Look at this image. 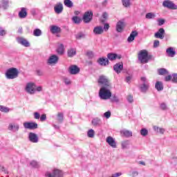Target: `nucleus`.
<instances>
[{"instance_id":"1","label":"nucleus","mask_w":177,"mask_h":177,"mask_svg":"<svg viewBox=\"0 0 177 177\" xmlns=\"http://www.w3.org/2000/svg\"><path fill=\"white\" fill-rule=\"evenodd\" d=\"M111 88L112 86H102L99 91V97L102 100H109L111 97Z\"/></svg>"},{"instance_id":"2","label":"nucleus","mask_w":177,"mask_h":177,"mask_svg":"<svg viewBox=\"0 0 177 177\" xmlns=\"http://www.w3.org/2000/svg\"><path fill=\"white\" fill-rule=\"evenodd\" d=\"M19 77V71L16 68H11L6 72V77L7 80H15Z\"/></svg>"},{"instance_id":"3","label":"nucleus","mask_w":177,"mask_h":177,"mask_svg":"<svg viewBox=\"0 0 177 177\" xmlns=\"http://www.w3.org/2000/svg\"><path fill=\"white\" fill-rule=\"evenodd\" d=\"M149 53L147 50H142L138 53V60L143 64L149 62Z\"/></svg>"},{"instance_id":"4","label":"nucleus","mask_w":177,"mask_h":177,"mask_svg":"<svg viewBox=\"0 0 177 177\" xmlns=\"http://www.w3.org/2000/svg\"><path fill=\"white\" fill-rule=\"evenodd\" d=\"M141 82L142 83L140 86V89L141 92H143L145 93V92H147L149 90V88L150 87V84H149V80L145 77H141Z\"/></svg>"},{"instance_id":"5","label":"nucleus","mask_w":177,"mask_h":177,"mask_svg":"<svg viewBox=\"0 0 177 177\" xmlns=\"http://www.w3.org/2000/svg\"><path fill=\"white\" fill-rule=\"evenodd\" d=\"M98 84H100L101 85H103L102 86H111V82H110V80H109V77L105 75H100L98 79Z\"/></svg>"},{"instance_id":"6","label":"nucleus","mask_w":177,"mask_h":177,"mask_svg":"<svg viewBox=\"0 0 177 177\" xmlns=\"http://www.w3.org/2000/svg\"><path fill=\"white\" fill-rule=\"evenodd\" d=\"M25 91L29 95H35V84L34 82H28L26 84Z\"/></svg>"},{"instance_id":"7","label":"nucleus","mask_w":177,"mask_h":177,"mask_svg":"<svg viewBox=\"0 0 177 177\" xmlns=\"http://www.w3.org/2000/svg\"><path fill=\"white\" fill-rule=\"evenodd\" d=\"M162 6L171 10H176L177 9V6L169 0H165L162 3Z\"/></svg>"},{"instance_id":"8","label":"nucleus","mask_w":177,"mask_h":177,"mask_svg":"<svg viewBox=\"0 0 177 177\" xmlns=\"http://www.w3.org/2000/svg\"><path fill=\"white\" fill-rule=\"evenodd\" d=\"M59 63V56L56 55H50L48 59H47V64L48 66H55Z\"/></svg>"},{"instance_id":"9","label":"nucleus","mask_w":177,"mask_h":177,"mask_svg":"<svg viewBox=\"0 0 177 177\" xmlns=\"http://www.w3.org/2000/svg\"><path fill=\"white\" fill-rule=\"evenodd\" d=\"M93 16V12L92 11L86 12L83 16V21H84V23H89L92 21Z\"/></svg>"},{"instance_id":"10","label":"nucleus","mask_w":177,"mask_h":177,"mask_svg":"<svg viewBox=\"0 0 177 177\" xmlns=\"http://www.w3.org/2000/svg\"><path fill=\"white\" fill-rule=\"evenodd\" d=\"M8 129L11 132H19V129H20V126L17 123L11 122L8 124Z\"/></svg>"},{"instance_id":"11","label":"nucleus","mask_w":177,"mask_h":177,"mask_svg":"<svg viewBox=\"0 0 177 177\" xmlns=\"http://www.w3.org/2000/svg\"><path fill=\"white\" fill-rule=\"evenodd\" d=\"M24 127L25 129H37L38 128V124L36 122H26L24 123Z\"/></svg>"},{"instance_id":"12","label":"nucleus","mask_w":177,"mask_h":177,"mask_svg":"<svg viewBox=\"0 0 177 177\" xmlns=\"http://www.w3.org/2000/svg\"><path fill=\"white\" fill-rule=\"evenodd\" d=\"M106 142L113 149H117V142H115V140L113 137L108 136L106 139Z\"/></svg>"},{"instance_id":"13","label":"nucleus","mask_w":177,"mask_h":177,"mask_svg":"<svg viewBox=\"0 0 177 177\" xmlns=\"http://www.w3.org/2000/svg\"><path fill=\"white\" fill-rule=\"evenodd\" d=\"M28 140H30L31 143H38V136L35 133L30 132L28 133Z\"/></svg>"},{"instance_id":"14","label":"nucleus","mask_w":177,"mask_h":177,"mask_svg":"<svg viewBox=\"0 0 177 177\" xmlns=\"http://www.w3.org/2000/svg\"><path fill=\"white\" fill-rule=\"evenodd\" d=\"M125 28V22L123 21H118L116 24V31L117 32H122Z\"/></svg>"},{"instance_id":"15","label":"nucleus","mask_w":177,"mask_h":177,"mask_svg":"<svg viewBox=\"0 0 177 177\" xmlns=\"http://www.w3.org/2000/svg\"><path fill=\"white\" fill-rule=\"evenodd\" d=\"M68 73H70L72 75H75L80 73V68L75 65H72L68 68Z\"/></svg>"},{"instance_id":"16","label":"nucleus","mask_w":177,"mask_h":177,"mask_svg":"<svg viewBox=\"0 0 177 177\" xmlns=\"http://www.w3.org/2000/svg\"><path fill=\"white\" fill-rule=\"evenodd\" d=\"M17 41L18 44H20L23 46H25V48H29V46H30V42H28V41H27V39H26L23 37H18L17 39Z\"/></svg>"},{"instance_id":"17","label":"nucleus","mask_w":177,"mask_h":177,"mask_svg":"<svg viewBox=\"0 0 177 177\" xmlns=\"http://www.w3.org/2000/svg\"><path fill=\"white\" fill-rule=\"evenodd\" d=\"M164 34H165V30L164 28H160L158 32L154 35L155 38H159V39H164Z\"/></svg>"},{"instance_id":"18","label":"nucleus","mask_w":177,"mask_h":177,"mask_svg":"<svg viewBox=\"0 0 177 177\" xmlns=\"http://www.w3.org/2000/svg\"><path fill=\"white\" fill-rule=\"evenodd\" d=\"M124 69V64L122 63H117L113 66V70L117 73V74H120L121 71Z\"/></svg>"},{"instance_id":"19","label":"nucleus","mask_w":177,"mask_h":177,"mask_svg":"<svg viewBox=\"0 0 177 177\" xmlns=\"http://www.w3.org/2000/svg\"><path fill=\"white\" fill-rule=\"evenodd\" d=\"M54 10H55V12L57 13V15H60V13L63 12V3H57L54 6Z\"/></svg>"},{"instance_id":"20","label":"nucleus","mask_w":177,"mask_h":177,"mask_svg":"<svg viewBox=\"0 0 177 177\" xmlns=\"http://www.w3.org/2000/svg\"><path fill=\"white\" fill-rule=\"evenodd\" d=\"M56 52L57 55L60 56H63L64 55V52H66V48H64V45L63 44H59L56 49Z\"/></svg>"},{"instance_id":"21","label":"nucleus","mask_w":177,"mask_h":177,"mask_svg":"<svg viewBox=\"0 0 177 177\" xmlns=\"http://www.w3.org/2000/svg\"><path fill=\"white\" fill-rule=\"evenodd\" d=\"M93 34L95 35H102L104 32V29L102 26H95L93 30Z\"/></svg>"},{"instance_id":"22","label":"nucleus","mask_w":177,"mask_h":177,"mask_svg":"<svg viewBox=\"0 0 177 177\" xmlns=\"http://www.w3.org/2000/svg\"><path fill=\"white\" fill-rule=\"evenodd\" d=\"M19 17L20 19H26L27 17V8H21L19 12Z\"/></svg>"},{"instance_id":"23","label":"nucleus","mask_w":177,"mask_h":177,"mask_svg":"<svg viewBox=\"0 0 177 177\" xmlns=\"http://www.w3.org/2000/svg\"><path fill=\"white\" fill-rule=\"evenodd\" d=\"M138 35V31L133 30L131 32L129 37L127 39L128 42H132L135 41V37Z\"/></svg>"},{"instance_id":"24","label":"nucleus","mask_w":177,"mask_h":177,"mask_svg":"<svg viewBox=\"0 0 177 177\" xmlns=\"http://www.w3.org/2000/svg\"><path fill=\"white\" fill-rule=\"evenodd\" d=\"M91 124L93 127H100L102 125V120L99 118H95L92 120Z\"/></svg>"},{"instance_id":"25","label":"nucleus","mask_w":177,"mask_h":177,"mask_svg":"<svg viewBox=\"0 0 177 177\" xmlns=\"http://www.w3.org/2000/svg\"><path fill=\"white\" fill-rule=\"evenodd\" d=\"M68 57H73L77 55V49L71 48L67 51Z\"/></svg>"},{"instance_id":"26","label":"nucleus","mask_w":177,"mask_h":177,"mask_svg":"<svg viewBox=\"0 0 177 177\" xmlns=\"http://www.w3.org/2000/svg\"><path fill=\"white\" fill-rule=\"evenodd\" d=\"M120 135H122V136H125L126 138H131V136H132V131L123 129L120 131Z\"/></svg>"},{"instance_id":"27","label":"nucleus","mask_w":177,"mask_h":177,"mask_svg":"<svg viewBox=\"0 0 177 177\" xmlns=\"http://www.w3.org/2000/svg\"><path fill=\"white\" fill-rule=\"evenodd\" d=\"M153 129L156 133H160V135H164V132H165V129L157 126H153Z\"/></svg>"},{"instance_id":"28","label":"nucleus","mask_w":177,"mask_h":177,"mask_svg":"<svg viewBox=\"0 0 177 177\" xmlns=\"http://www.w3.org/2000/svg\"><path fill=\"white\" fill-rule=\"evenodd\" d=\"M0 8L6 10L9 8V1L8 0H1L0 2Z\"/></svg>"},{"instance_id":"29","label":"nucleus","mask_w":177,"mask_h":177,"mask_svg":"<svg viewBox=\"0 0 177 177\" xmlns=\"http://www.w3.org/2000/svg\"><path fill=\"white\" fill-rule=\"evenodd\" d=\"M107 57L109 60H111V62L115 60V59H121L120 56H118L117 54L115 53H109L107 55Z\"/></svg>"},{"instance_id":"30","label":"nucleus","mask_w":177,"mask_h":177,"mask_svg":"<svg viewBox=\"0 0 177 177\" xmlns=\"http://www.w3.org/2000/svg\"><path fill=\"white\" fill-rule=\"evenodd\" d=\"M97 62L100 66H106L109 64V59L106 58H99Z\"/></svg>"},{"instance_id":"31","label":"nucleus","mask_w":177,"mask_h":177,"mask_svg":"<svg viewBox=\"0 0 177 177\" xmlns=\"http://www.w3.org/2000/svg\"><path fill=\"white\" fill-rule=\"evenodd\" d=\"M166 53H167V55H168V56H169V57H174V56H175V55H176V52H175V50H174V48L172 47H169V48H167L166 50Z\"/></svg>"},{"instance_id":"32","label":"nucleus","mask_w":177,"mask_h":177,"mask_svg":"<svg viewBox=\"0 0 177 177\" xmlns=\"http://www.w3.org/2000/svg\"><path fill=\"white\" fill-rule=\"evenodd\" d=\"M62 30L60 29L59 27L57 26H52L50 28V31L53 33V34H57V32H60Z\"/></svg>"},{"instance_id":"33","label":"nucleus","mask_w":177,"mask_h":177,"mask_svg":"<svg viewBox=\"0 0 177 177\" xmlns=\"http://www.w3.org/2000/svg\"><path fill=\"white\" fill-rule=\"evenodd\" d=\"M53 174L55 177H62L63 176V171L62 170H59L57 169H54L53 170Z\"/></svg>"},{"instance_id":"34","label":"nucleus","mask_w":177,"mask_h":177,"mask_svg":"<svg viewBox=\"0 0 177 177\" xmlns=\"http://www.w3.org/2000/svg\"><path fill=\"white\" fill-rule=\"evenodd\" d=\"M155 88L159 92L164 89V86L162 85V82H156L155 84Z\"/></svg>"},{"instance_id":"35","label":"nucleus","mask_w":177,"mask_h":177,"mask_svg":"<svg viewBox=\"0 0 177 177\" xmlns=\"http://www.w3.org/2000/svg\"><path fill=\"white\" fill-rule=\"evenodd\" d=\"M63 120H64V115L62 113H58L56 117V121L59 122V124H62L63 122Z\"/></svg>"},{"instance_id":"36","label":"nucleus","mask_w":177,"mask_h":177,"mask_svg":"<svg viewBox=\"0 0 177 177\" xmlns=\"http://www.w3.org/2000/svg\"><path fill=\"white\" fill-rule=\"evenodd\" d=\"M122 5L124 8H130L132 3H131V0H122Z\"/></svg>"},{"instance_id":"37","label":"nucleus","mask_w":177,"mask_h":177,"mask_svg":"<svg viewBox=\"0 0 177 177\" xmlns=\"http://www.w3.org/2000/svg\"><path fill=\"white\" fill-rule=\"evenodd\" d=\"M121 146L123 150H125V149H128V147H129V141L128 140L122 141L121 143Z\"/></svg>"},{"instance_id":"38","label":"nucleus","mask_w":177,"mask_h":177,"mask_svg":"<svg viewBox=\"0 0 177 177\" xmlns=\"http://www.w3.org/2000/svg\"><path fill=\"white\" fill-rule=\"evenodd\" d=\"M33 35L35 37H41V35H42V31L41 30V29L36 28L33 31Z\"/></svg>"},{"instance_id":"39","label":"nucleus","mask_w":177,"mask_h":177,"mask_svg":"<svg viewBox=\"0 0 177 177\" xmlns=\"http://www.w3.org/2000/svg\"><path fill=\"white\" fill-rule=\"evenodd\" d=\"M72 21L73 23H75V24H80L81 21H82V19H81L80 17L75 16L72 18Z\"/></svg>"},{"instance_id":"40","label":"nucleus","mask_w":177,"mask_h":177,"mask_svg":"<svg viewBox=\"0 0 177 177\" xmlns=\"http://www.w3.org/2000/svg\"><path fill=\"white\" fill-rule=\"evenodd\" d=\"M64 4L67 8H73V1H71V0H64Z\"/></svg>"},{"instance_id":"41","label":"nucleus","mask_w":177,"mask_h":177,"mask_svg":"<svg viewBox=\"0 0 177 177\" xmlns=\"http://www.w3.org/2000/svg\"><path fill=\"white\" fill-rule=\"evenodd\" d=\"M160 109L163 111H167V110H169L168 106L167 104H165V102H162L160 104Z\"/></svg>"},{"instance_id":"42","label":"nucleus","mask_w":177,"mask_h":177,"mask_svg":"<svg viewBox=\"0 0 177 177\" xmlns=\"http://www.w3.org/2000/svg\"><path fill=\"white\" fill-rule=\"evenodd\" d=\"M111 101L113 102V103H118L120 102V99L118 98V97H117V95H111Z\"/></svg>"},{"instance_id":"43","label":"nucleus","mask_w":177,"mask_h":177,"mask_svg":"<svg viewBox=\"0 0 177 177\" xmlns=\"http://www.w3.org/2000/svg\"><path fill=\"white\" fill-rule=\"evenodd\" d=\"M87 136L88 138H95V130L94 129H89L87 131Z\"/></svg>"},{"instance_id":"44","label":"nucleus","mask_w":177,"mask_h":177,"mask_svg":"<svg viewBox=\"0 0 177 177\" xmlns=\"http://www.w3.org/2000/svg\"><path fill=\"white\" fill-rule=\"evenodd\" d=\"M10 111V109H9L6 106L0 105V111H1V113H9Z\"/></svg>"},{"instance_id":"45","label":"nucleus","mask_w":177,"mask_h":177,"mask_svg":"<svg viewBox=\"0 0 177 177\" xmlns=\"http://www.w3.org/2000/svg\"><path fill=\"white\" fill-rule=\"evenodd\" d=\"M30 165L32 167V168H39V163L35 160L30 161Z\"/></svg>"},{"instance_id":"46","label":"nucleus","mask_w":177,"mask_h":177,"mask_svg":"<svg viewBox=\"0 0 177 177\" xmlns=\"http://www.w3.org/2000/svg\"><path fill=\"white\" fill-rule=\"evenodd\" d=\"M139 175V171L134 170V171H130L129 173V176L131 177H136Z\"/></svg>"},{"instance_id":"47","label":"nucleus","mask_w":177,"mask_h":177,"mask_svg":"<svg viewBox=\"0 0 177 177\" xmlns=\"http://www.w3.org/2000/svg\"><path fill=\"white\" fill-rule=\"evenodd\" d=\"M156 17V14L153 13V12H148L145 15V18L146 19H154Z\"/></svg>"},{"instance_id":"48","label":"nucleus","mask_w":177,"mask_h":177,"mask_svg":"<svg viewBox=\"0 0 177 177\" xmlns=\"http://www.w3.org/2000/svg\"><path fill=\"white\" fill-rule=\"evenodd\" d=\"M159 75H164L165 74H168V71L165 68H160L158 69Z\"/></svg>"},{"instance_id":"49","label":"nucleus","mask_w":177,"mask_h":177,"mask_svg":"<svg viewBox=\"0 0 177 177\" xmlns=\"http://www.w3.org/2000/svg\"><path fill=\"white\" fill-rule=\"evenodd\" d=\"M140 135L142 136H147L149 135V131L147 129H142L140 130Z\"/></svg>"},{"instance_id":"50","label":"nucleus","mask_w":177,"mask_h":177,"mask_svg":"<svg viewBox=\"0 0 177 177\" xmlns=\"http://www.w3.org/2000/svg\"><path fill=\"white\" fill-rule=\"evenodd\" d=\"M82 38H85V34L80 32L76 35V39H82Z\"/></svg>"},{"instance_id":"51","label":"nucleus","mask_w":177,"mask_h":177,"mask_svg":"<svg viewBox=\"0 0 177 177\" xmlns=\"http://www.w3.org/2000/svg\"><path fill=\"white\" fill-rule=\"evenodd\" d=\"M46 177H55V174H53V171H46L45 174Z\"/></svg>"},{"instance_id":"52","label":"nucleus","mask_w":177,"mask_h":177,"mask_svg":"<svg viewBox=\"0 0 177 177\" xmlns=\"http://www.w3.org/2000/svg\"><path fill=\"white\" fill-rule=\"evenodd\" d=\"M64 82L65 84V85H71V81L70 80V79L65 77L64 78Z\"/></svg>"},{"instance_id":"53","label":"nucleus","mask_w":177,"mask_h":177,"mask_svg":"<svg viewBox=\"0 0 177 177\" xmlns=\"http://www.w3.org/2000/svg\"><path fill=\"white\" fill-rule=\"evenodd\" d=\"M104 117H105V118H109L110 117H111V112H110V111L105 112L104 113Z\"/></svg>"},{"instance_id":"54","label":"nucleus","mask_w":177,"mask_h":177,"mask_svg":"<svg viewBox=\"0 0 177 177\" xmlns=\"http://www.w3.org/2000/svg\"><path fill=\"white\" fill-rule=\"evenodd\" d=\"M171 81H172V82H175V83L177 82V74L176 73H174L172 75Z\"/></svg>"},{"instance_id":"55","label":"nucleus","mask_w":177,"mask_h":177,"mask_svg":"<svg viewBox=\"0 0 177 177\" xmlns=\"http://www.w3.org/2000/svg\"><path fill=\"white\" fill-rule=\"evenodd\" d=\"M127 99V101L129 102V103H133V96L128 95Z\"/></svg>"},{"instance_id":"56","label":"nucleus","mask_w":177,"mask_h":177,"mask_svg":"<svg viewBox=\"0 0 177 177\" xmlns=\"http://www.w3.org/2000/svg\"><path fill=\"white\" fill-rule=\"evenodd\" d=\"M40 117H41V115L39 114V113H38V112L34 113V118L35 120H39Z\"/></svg>"},{"instance_id":"57","label":"nucleus","mask_w":177,"mask_h":177,"mask_svg":"<svg viewBox=\"0 0 177 177\" xmlns=\"http://www.w3.org/2000/svg\"><path fill=\"white\" fill-rule=\"evenodd\" d=\"M158 46H160V41L155 40L153 41V48H158Z\"/></svg>"},{"instance_id":"58","label":"nucleus","mask_w":177,"mask_h":177,"mask_svg":"<svg viewBox=\"0 0 177 177\" xmlns=\"http://www.w3.org/2000/svg\"><path fill=\"white\" fill-rule=\"evenodd\" d=\"M86 55L88 56V57H89V59H92V57H93V52L88 51L86 53Z\"/></svg>"},{"instance_id":"59","label":"nucleus","mask_w":177,"mask_h":177,"mask_svg":"<svg viewBox=\"0 0 177 177\" xmlns=\"http://www.w3.org/2000/svg\"><path fill=\"white\" fill-rule=\"evenodd\" d=\"M6 34V32L5 31V30H3V28L0 27V36L3 37V35H5Z\"/></svg>"},{"instance_id":"60","label":"nucleus","mask_w":177,"mask_h":177,"mask_svg":"<svg viewBox=\"0 0 177 177\" xmlns=\"http://www.w3.org/2000/svg\"><path fill=\"white\" fill-rule=\"evenodd\" d=\"M36 92H42V86H39L37 87V85H35V93Z\"/></svg>"},{"instance_id":"61","label":"nucleus","mask_w":177,"mask_h":177,"mask_svg":"<svg viewBox=\"0 0 177 177\" xmlns=\"http://www.w3.org/2000/svg\"><path fill=\"white\" fill-rule=\"evenodd\" d=\"M109 28H110V25H109V24H105L103 30L104 31H109Z\"/></svg>"},{"instance_id":"62","label":"nucleus","mask_w":177,"mask_h":177,"mask_svg":"<svg viewBox=\"0 0 177 177\" xmlns=\"http://www.w3.org/2000/svg\"><path fill=\"white\" fill-rule=\"evenodd\" d=\"M36 74H37V75L42 76V75H44V71H42L41 70H37Z\"/></svg>"},{"instance_id":"63","label":"nucleus","mask_w":177,"mask_h":177,"mask_svg":"<svg viewBox=\"0 0 177 177\" xmlns=\"http://www.w3.org/2000/svg\"><path fill=\"white\" fill-rule=\"evenodd\" d=\"M0 171H2V172L8 174V170L5 169V167L2 165H0Z\"/></svg>"},{"instance_id":"64","label":"nucleus","mask_w":177,"mask_h":177,"mask_svg":"<svg viewBox=\"0 0 177 177\" xmlns=\"http://www.w3.org/2000/svg\"><path fill=\"white\" fill-rule=\"evenodd\" d=\"M46 120V114L41 115L40 117V121L44 122Z\"/></svg>"}]
</instances>
